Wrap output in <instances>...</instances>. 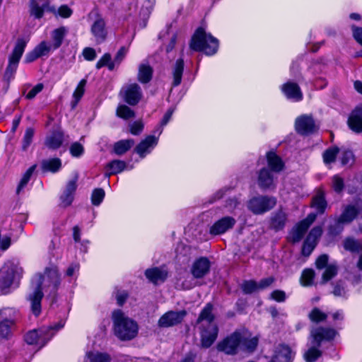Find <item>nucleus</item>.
Here are the masks:
<instances>
[{
    "mask_svg": "<svg viewBox=\"0 0 362 362\" xmlns=\"http://www.w3.org/2000/svg\"><path fill=\"white\" fill-rule=\"evenodd\" d=\"M60 284L59 273L57 267L47 268L42 274H36L32 280V291L28 296V300L32 313L37 316L41 313L42 290L54 294Z\"/></svg>",
    "mask_w": 362,
    "mask_h": 362,
    "instance_id": "nucleus-1",
    "label": "nucleus"
},
{
    "mask_svg": "<svg viewBox=\"0 0 362 362\" xmlns=\"http://www.w3.org/2000/svg\"><path fill=\"white\" fill-rule=\"evenodd\" d=\"M214 319L212 305L209 303L202 310L197 320L202 329V346L204 348L211 346L218 335V327L214 322Z\"/></svg>",
    "mask_w": 362,
    "mask_h": 362,
    "instance_id": "nucleus-2",
    "label": "nucleus"
},
{
    "mask_svg": "<svg viewBox=\"0 0 362 362\" xmlns=\"http://www.w3.org/2000/svg\"><path fill=\"white\" fill-rule=\"evenodd\" d=\"M112 320L114 333L119 339L130 340L137 335L139 330L137 323L122 310H115L112 315Z\"/></svg>",
    "mask_w": 362,
    "mask_h": 362,
    "instance_id": "nucleus-3",
    "label": "nucleus"
},
{
    "mask_svg": "<svg viewBox=\"0 0 362 362\" xmlns=\"http://www.w3.org/2000/svg\"><path fill=\"white\" fill-rule=\"evenodd\" d=\"M337 332L333 329L317 327L310 332V343L313 345L305 354L304 358L307 362H313L320 356L321 351L315 347H319L323 340H331L334 338Z\"/></svg>",
    "mask_w": 362,
    "mask_h": 362,
    "instance_id": "nucleus-4",
    "label": "nucleus"
},
{
    "mask_svg": "<svg viewBox=\"0 0 362 362\" xmlns=\"http://www.w3.org/2000/svg\"><path fill=\"white\" fill-rule=\"evenodd\" d=\"M190 49L194 51H202L206 55H213L218 48V41L204 29L198 28L192 37Z\"/></svg>",
    "mask_w": 362,
    "mask_h": 362,
    "instance_id": "nucleus-5",
    "label": "nucleus"
},
{
    "mask_svg": "<svg viewBox=\"0 0 362 362\" xmlns=\"http://www.w3.org/2000/svg\"><path fill=\"white\" fill-rule=\"evenodd\" d=\"M23 275V269L18 262H6L0 270V294L8 293L9 288Z\"/></svg>",
    "mask_w": 362,
    "mask_h": 362,
    "instance_id": "nucleus-6",
    "label": "nucleus"
},
{
    "mask_svg": "<svg viewBox=\"0 0 362 362\" xmlns=\"http://www.w3.org/2000/svg\"><path fill=\"white\" fill-rule=\"evenodd\" d=\"M64 325V322H60L54 326L30 331L25 334V340L28 344H36L42 347L54 335L56 331L63 327Z\"/></svg>",
    "mask_w": 362,
    "mask_h": 362,
    "instance_id": "nucleus-7",
    "label": "nucleus"
},
{
    "mask_svg": "<svg viewBox=\"0 0 362 362\" xmlns=\"http://www.w3.org/2000/svg\"><path fill=\"white\" fill-rule=\"evenodd\" d=\"M209 269L210 262L208 259L202 257L196 260L191 268V274L192 276H187L182 282V285L184 288L189 289L196 285V281L194 279L202 278L209 272Z\"/></svg>",
    "mask_w": 362,
    "mask_h": 362,
    "instance_id": "nucleus-8",
    "label": "nucleus"
},
{
    "mask_svg": "<svg viewBox=\"0 0 362 362\" xmlns=\"http://www.w3.org/2000/svg\"><path fill=\"white\" fill-rule=\"evenodd\" d=\"M276 204V200L274 197L258 196L250 199L247 206L254 214H262L274 208Z\"/></svg>",
    "mask_w": 362,
    "mask_h": 362,
    "instance_id": "nucleus-9",
    "label": "nucleus"
},
{
    "mask_svg": "<svg viewBox=\"0 0 362 362\" xmlns=\"http://www.w3.org/2000/svg\"><path fill=\"white\" fill-rule=\"evenodd\" d=\"M26 41L23 39H18L13 48L12 54L9 57L8 64L6 70V76L11 78L16 72L20 59L21 58L25 46Z\"/></svg>",
    "mask_w": 362,
    "mask_h": 362,
    "instance_id": "nucleus-10",
    "label": "nucleus"
},
{
    "mask_svg": "<svg viewBox=\"0 0 362 362\" xmlns=\"http://www.w3.org/2000/svg\"><path fill=\"white\" fill-rule=\"evenodd\" d=\"M45 12L56 13L55 7L49 5V0H30L29 13L31 16L40 19Z\"/></svg>",
    "mask_w": 362,
    "mask_h": 362,
    "instance_id": "nucleus-11",
    "label": "nucleus"
},
{
    "mask_svg": "<svg viewBox=\"0 0 362 362\" xmlns=\"http://www.w3.org/2000/svg\"><path fill=\"white\" fill-rule=\"evenodd\" d=\"M90 31L94 41L97 44H101L105 42L108 35L105 19L98 16L91 24Z\"/></svg>",
    "mask_w": 362,
    "mask_h": 362,
    "instance_id": "nucleus-12",
    "label": "nucleus"
},
{
    "mask_svg": "<svg viewBox=\"0 0 362 362\" xmlns=\"http://www.w3.org/2000/svg\"><path fill=\"white\" fill-rule=\"evenodd\" d=\"M124 100L130 105H136L142 97L140 86L134 83L124 86L120 91Z\"/></svg>",
    "mask_w": 362,
    "mask_h": 362,
    "instance_id": "nucleus-13",
    "label": "nucleus"
},
{
    "mask_svg": "<svg viewBox=\"0 0 362 362\" xmlns=\"http://www.w3.org/2000/svg\"><path fill=\"white\" fill-rule=\"evenodd\" d=\"M242 334L239 332H234L230 337L219 343L217 348L219 351L227 354H234L238 348L241 346Z\"/></svg>",
    "mask_w": 362,
    "mask_h": 362,
    "instance_id": "nucleus-14",
    "label": "nucleus"
},
{
    "mask_svg": "<svg viewBox=\"0 0 362 362\" xmlns=\"http://www.w3.org/2000/svg\"><path fill=\"white\" fill-rule=\"evenodd\" d=\"M295 127L297 132L303 135L312 134L317 129L314 119L308 115H303L297 117Z\"/></svg>",
    "mask_w": 362,
    "mask_h": 362,
    "instance_id": "nucleus-15",
    "label": "nucleus"
},
{
    "mask_svg": "<svg viewBox=\"0 0 362 362\" xmlns=\"http://www.w3.org/2000/svg\"><path fill=\"white\" fill-rule=\"evenodd\" d=\"M186 312L181 311H169L163 314L158 322V325L160 327H170L175 326L182 322Z\"/></svg>",
    "mask_w": 362,
    "mask_h": 362,
    "instance_id": "nucleus-16",
    "label": "nucleus"
},
{
    "mask_svg": "<svg viewBox=\"0 0 362 362\" xmlns=\"http://www.w3.org/2000/svg\"><path fill=\"white\" fill-rule=\"evenodd\" d=\"M316 215L315 214H309L306 218L297 224L292 230L290 238L293 242H298L301 240L305 233L310 226L315 220Z\"/></svg>",
    "mask_w": 362,
    "mask_h": 362,
    "instance_id": "nucleus-17",
    "label": "nucleus"
},
{
    "mask_svg": "<svg viewBox=\"0 0 362 362\" xmlns=\"http://www.w3.org/2000/svg\"><path fill=\"white\" fill-rule=\"evenodd\" d=\"M236 221L230 216L223 217L216 221L210 228V233L214 235L223 234L231 229L235 224Z\"/></svg>",
    "mask_w": 362,
    "mask_h": 362,
    "instance_id": "nucleus-18",
    "label": "nucleus"
},
{
    "mask_svg": "<svg viewBox=\"0 0 362 362\" xmlns=\"http://www.w3.org/2000/svg\"><path fill=\"white\" fill-rule=\"evenodd\" d=\"M322 233L321 227H315L309 233L303 246L302 252L304 255H309L315 247L318 239Z\"/></svg>",
    "mask_w": 362,
    "mask_h": 362,
    "instance_id": "nucleus-19",
    "label": "nucleus"
},
{
    "mask_svg": "<svg viewBox=\"0 0 362 362\" xmlns=\"http://www.w3.org/2000/svg\"><path fill=\"white\" fill-rule=\"evenodd\" d=\"M77 180L78 177L75 176L67 182L62 194L60 197L61 204L63 206H68L72 203L74 193L77 187Z\"/></svg>",
    "mask_w": 362,
    "mask_h": 362,
    "instance_id": "nucleus-20",
    "label": "nucleus"
},
{
    "mask_svg": "<svg viewBox=\"0 0 362 362\" xmlns=\"http://www.w3.org/2000/svg\"><path fill=\"white\" fill-rule=\"evenodd\" d=\"M158 140L154 136H148L136 146L135 151L140 157L144 158L157 145Z\"/></svg>",
    "mask_w": 362,
    "mask_h": 362,
    "instance_id": "nucleus-21",
    "label": "nucleus"
},
{
    "mask_svg": "<svg viewBox=\"0 0 362 362\" xmlns=\"http://www.w3.org/2000/svg\"><path fill=\"white\" fill-rule=\"evenodd\" d=\"M281 90L287 98L293 101H300L303 99V93L298 84L288 82L281 86Z\"/></svg>",
    "mask_w": 362,
    "mask_h": 362,
    "instance_id": "nucleus-22",
    "label": "nucleus"
},
{
    "mask_svg": "<svg viewBox=\"0 0 362 362\" xmlns=\"http://www.w3.org/2000/svg\"><path fill=\"white\" fill-rule=\"evenodd\" d=\"M146 278L157 284L163 282L168 276V271L164 267L148 269L145 272Z\"/></svg>",
    "mask_w": 362,
    "mask_h": 362,
    "instance_id": "nucleus-23",
    "label": "nucleus"
},
{
    "mask_svg": "<svg viewBox=\"0 0 362 362\" xmlns=\"http://www.w3.org/2000/svg\"><path fill=\"white\" fill-rule=\"evenodd\" d=\"M348 124L352 131L356 133L362 132V107H357L351 112Z\"/></svg>",
    "mask_w": 362,
    "mask_h": 362,
    "instance_id": "nucleus-24",
    "label": "nucleus"
},
{
    "mask_svg": "<svg viewBox=\"0 0 362 362\" xmlns=\"http://www.w3.org/2000/svg\"><path fill=\"white\" fill-rule=\"evenodd\" d=\"M287 221V214L282 209H280L271 216L270 226L276 231L282 230Z\"/></svg>",
    "mask_w": 362,
    "mask_h": 362,
    "instance_id": "nucleus-25",
    "label": "nucleus"
},
{
    "mask_svg": "<svg viewBox=\"0 0 362 362\" xmlns=\"http://www.w3.org/2000/svg\"><path fill=\"white\" fill-rule=\"evenodd\" d=\"M294 356L291 349L285 345L279 346L273 358V362H291Z\"/></svg>",
    "mask_w": 362,
    "mask_h": 362,
    "instance_id": "nucleus-26",
    "label": "nucleus"
},
{
    "mask_svg": "<svg viewBox=\"0 0 362 362\" xmlns=\"http://www.w3.org/2000/svg\"><path fill=\"white\" fill-rule=\"evenodd\" d=\"M358 213V210L354 206H347L341 216L337 221V227H340L341 225L349 223L354 220Z\"/></svg>",
    "mask_w": 362,
    "mask_h": 362,
    "instance_id": "nucleus-27",
    "label": "nucleus"
},
{
    "mask_svg": "<svg viewBox=\"0 0 362 362\" xmlns=\"http://www.w3.org/2000/svg\"><path fill=\"white\" fill-rule=\"evenodd\" d=\"M68 33V28L64 26L59 27L51 33L52 42L51 44L54 47V49H58L62 44L64 38Z\"/></svg>",
    "mask_w": 362,
    "mask_h": 362,
    "instance_id": "nucleus-28",
    "label": "nucleus"
},
{
    "mask_svg": "<svg viewBox=\"0 0 362 362\" xmlns=\"http://www.w3.org/2000/svg\"><path fill=\"white\" fill-rule=\"evenodd\" d=\"M258 185L261 188L267 189L274 186V177L267 168H262L258 175Z\"/></svg>",
    "mask_w": 362,
    "mask_h": 362,
    "instance_id": "nucleus-29",
    "label": "nucleus"
},
{
    "mask_svg": "<svg viewBox=\"0 0 362 362\" xmlns=\"http://www.w3.org/2000/svg\"><path fill=\"white\" fill-rule=\"evenodd\" d=\"M267 164L274 172H280L284 169V163L274 152L270 151L267 154Z\"/></svg>",
    "mask_w": 362,
    "mask_h": 362,
    "instance_id": "nucleus-30",
    "label": "nucleus"
},
{
    "mask_svg": "<svg viewBox=\"0 0 362 362\" xmlns=\"http://www.w3.org/2000/svg\"><path fill=\"white\" fill-rule=\"evenodd\" d=\"M126 168V163L124 161L115 160L108 163L105 166V175L109 177L112 175H115L123 171Z\"/></svg>",
    "mask_w": 362,
    "mask_h": 362,
    "instance_id": "nucleus-31",
    "label": "nucleus"
},
{
    "mask_svg": "<svg viewBox=\"0 0 362 362\" xmlns=\"http://www.w3.org/2000/svg\"><path fill=\"white\" fill-rule=\"evenodd\" d=\"M16 314V311L12 308H6L0 311V315L2 320L0 322V328L6 327V333L8 332V327L13 323V317Z\"/></svg>",
    "mask_w": 362,
    "mask_h": 362,
    "instance_id": "nucleus-32",
    "label": "nucleus"
},
{
    "mask_svg": "<svg viewBox=\"0 0 362 362\" xmlns=\"http://www.w3.org/2000/svg\"><path fill=\"white\" fill-rule=\"evenodd\" d=\"M63 142V134L58 131L49 135L45 141V145L52 149H56L60 147Z\"/></svg>",
    "mask_w": 362,
    "mask_h": 362,
    "instance_id": "nucleus-33",
    "label": "nucleus"
},
{
    "mask_svg": "<svg viewBox=\"0 0 362 362\" xmlns=\"http://www.w3.org/2000/svg\"><path fill=\"white\" fill-rule=\"evenodd\" d=\"M183 71L184 62L182 59H179L176 61L172 69V74L173 77V85L174 86H177L180 84Z\"/></svg>",
    "mask_w": 362,
    "mask_h": 362,
    "instance_id": "nucleus-34",
    "label": "nucleus"
},
{
    "mask_svg": "<svg viewBox=\"0 0 362 362\" xmlns=\"http://www.w3.org/2000/svg\"><path fill=\"white\" fill-rule=\"evenodd\" d=\"M41 167L43 171L56 173L61 168L62 162L57 158L46 159L42 161Z\"/></svg>",
    "mask_w": 362,
    "mask_h": 362,
    "instance_id": "nucleus-35",
    "label": "nucleus"
},
{
    "mask_svg": "<svg viewBox=\"0 0 362 362\" xmlns=\"http://www.w3.org/2000/svg\"><path fill=\"white\" fill-rule=\"evenodd\" d=\"M258 337H251L250 335L244 334L242 335L241 347L248 351H252L255 349L258 344Z\"/></svg>",
    "mask_w": 362,
    "mask_h": 362,
    "instance_id": "nucleus-36",
    "label": "nucleus"
},
{
    "mask_svg": "<svg viewBox=\"0 0 362 362\" xmlns=\"http://www.w3.org/2000/svg\"><path fill=\"white\" fill-rule=\"evenodd\" d=\"M134 144L133 139L120 140L115 144L114 151L117 155H122L129 150Z\"/></svg>",
    "mask_w": 362,
    "mask_h": 362,
    "instance_id": "nucleus-37",
    "label": "nucleus"
},
{
    "mask_svg": "<svg viewBox=\"0 0 362 362\" xmlns=\"http://www.w3.org/2000/svg\"><path fill=\"white\" fill-rule=\"evenodd\" d=\"M152 76L151 68L146 64H141L139 68L138 79L140 82L146 83L148 82Z\"/></svg>",
    "mask_w": 362,
    "mask_h": 362,
    "instance_id": "nucleus-38",
    "label": "nucleus"
},
{
    "mask_svg": "<svg viewBox=\"0 0 362 362\" xmlns=\"http://www.w3.org/2000/svg\"><path fill=\"white\" fill-rule=\"evenodd\" d=\"M339 148L335 146L327 148L323 153L324 163L326 165H329L334 162L337 156H339Z\"/></svg>",
    "mask_w": 362,
    "mask_h": 362,
    "instance_id": "nucleus-39",
    "label": "nucleus"
},
{
    "mask_svg": "<svg viewBox=\"0 0 362 362\" xmlns=\"http://www.w3.org/2000/svg\"><path fill=\"white\" fill-rule=\"evenodd\" d=\"M89 362H110V357L105 353L99 351H90L86 354Z\"/></svg>",
    "mask_w": 362,
    "mask_h": 362,
    "instance_id": "nucleus-40",
    "label": "nucleus"
},
{
    "mask_svg": "<svg viewBox=\"0 0 362 362\" xmlns=\"http://www.w3.org/2000/svg\"><path fill=\"white\" fill-rule=\"evenodd\" d=\"M116 115L124 119H129L135 116L134 112L125 105H119L116 110Z\"/></svg>",
    "mask_w": 362,
    "mask_h": 362,
    "instance_id": "nucleus-41",
    "label": "nucleus"
},
{
    "mask_svg": "<svg viewBox=\"0 0 362 362\" xmlns=\"http://www.w3.org/2000/svg\"><path fill=\"white\" fill-rule=\"evenodd\" d=\"M86 80L82 79L78 84L76 90L73 93L74 101L72 102V107H74L78 101L81 100L85 92V86Z\"/></svg>",
    "mask_w": 362,
    "mask_h": 362,
    "instance_id": "nucleus-42",
    "label": "nucleus"
},
{
    "mask_svg": "<svg viewBox=\"0 0 362 362\" xmlns=\"http://www.w3.org/2000/svg\"><path fill=\"white\" fill-rule=\"evenodd\" d=\"M40 57L47 55L50 52L56 50L51 42L42 41L35 47Z\"/></svg>",
    "mask_w": 362,
    "mask_h": 362,
    "instance_id": "nucleus-43",
    "label": "nucleus"
},
{
    "mask_svg": "<svg viewBox=\"0 0 362 362\" xmlns=\"http://www.w3.org/2000/svg\"><path fill=\"white\" fill-rule=\"evenodd\" d=\"M36 165H33L31 167H30L27 171L23 175V177L21 178L19 185L17 187V193H20V192L26 186L28 182H29L33 173H34L35 170Z\"/></svg>",
    "mask_w": 362,
    "mask_h": 362,
    "instance_id": "nucleus-44",
    "label": "nucleus"
},
{
    "mask_svg": "<svg viewBox=\"0 0 362 362\" xmlns=\"http://www.w3.org/2000/svg\"><path fill=\"white\" fill-rule=\"evenodd\" d=\"M327 317V315L317 308H313L308 315L309 319L316 323L325 320Z\"/></svg>",
    "mask_w": 362,
    "mask_h": 362,
    "instance_id": "nucleus-45",
    "label": "nucleus"
},
{
    "mask_svg": "<svg viewBox=\"0 0 362 362\" xmlns=\"http://www.w3.org/2000/svg\"><path fill=\"white\" fill-rule=\"evenodd\" d=\"M34 129L33 128H27L22 139V149L23 151H27L28 147L30 146L34 136Z\"/></svg>",
    "mask_w": 362,
    "mask_h": 362,
    "instance_id": "nucleus-46",
    "label": "nucleus"
},
{
    "mask_svg": "<svg viewBox=\"0 0 362 362\" xmlns=\"http://www.w3.org/2000/svg\"><path fill=\"white\" fill-rule=\"evenodd\" d=\"M339 158L343 165H351L354 161L353 153L348 150L340 151Z\"/></svg>",
    "mask_w": 362,
    "mask_h": 362,
    "instance_id": "nucleus-47",
    "label": "nucleus"
},
{
    "mask_svg": "<svg viewBox=\"0 0 362 362\" xmlns=\"http://www.w3.org/2000/svg\"><path fill=\"white\" fill-rule=\"evenodd\" d=\"M314 278V272L313 269H307L303 270L301 277L300 284L303 286H310L313 284Z\"/></svg>",
    "mask_w": 362,
    "mask_h": 362,
    "instance_id": "nucleus-48",
    "label": "nucleus"
},
{
    "mask_svg": "<svg viewBox=\"0 0 362 362\" xmlns=\"http://www.w3.org/2000/svg\"><path fill=\"white\" fill-rule=\"evenodd\" d=\"M313 206L320 212L322 213L326 207V202L322 193L317 194L313 200Z\"/></svg>",
    "mask_w": 362,
    "mask_h": 362,
    "instance_id": "nucleus-49",
    "label": "nucleus"
},
{
    "mask_svg": "<svg viewBox=\"0 0 362 362\" xmlns=\"http://www.w3.org/2000/svg\"><path fill=\"white\" fill-rule=\"evenodd\" d=\"M104 66H107L110 70H112L115 68V62L111 61V56L109 54H105L96 64L98 69Z\"/></svg>",
    "mask_w": 362,
    "mask_h": 362,
    "instance_id": "nucleus-50",
    "label": "nucleus"
},
{
    "mask_svg": "<svg viewBox=\"0 0 362 362\" xmlns=\"http://www.w3.org/2000/svg\"><path fill=\"white\" fill-rule=\"evenodd\" d=\"M344 247L346 250L357 252L361 249V244L358 240L347 238L344 240Z\"/></svg>",
    "mask_w": 362,
    "mask_h": 362,
    "instance_id": "nucleus-51",
    "label": "nucleus"
},
{
    "mask_svg": "<svg viewBox=\"0 0 362 362\" xmlns=\"http://www.w3.org/2000/svg\"><path fill=\"white\" fill-rule=\"evenodd\" d=\"M241 288L245 293H251L259 291L258 283L252 280L244 281L242 284Z\"/></svg>",
    "mask_w": 362,
    "mask_h": 362,
    "instance_id": "nucleus-52",
    "label": "nucleus"
},
{
    "mask_svg": "<svg viewBox=\"0 0 362 362\" xmlns=\"http://www.w3.org/2000/svg\"><path fill=\"white\" fill-rule=\"evenodd\" d=\"M73 238L76 243H81L83 248H81L83 252H86L87 245L89 243L88 240L81 241V230L78 226H74L73 228Z\"/></svg>",
    "mask_w": 362,
    "mask_h": 362,
    "instance_id": "nucleus-53",
    "label": "nucleus"
},
{
    "mask_svg": "<svg viewBox=\"0 0 362 362\" xmlns=\"http://www.w3.org/2000/svg\"><path fill=\"white\" fill-rule=\"evenodd\" d=\"M105 197V192L103 189H95L91 196V200L93 205L98 206Z\"/></svg>",
    "mask_w": 362,
    "mask_h": 362,
    "instance_id": "nucleus-54",
    "label": "nucleus"
},
{
    "mask_svg": "<svg viewBox=\"0 0 362 362\" xmlns=\"http://www.w3.org/2000/svg\"><path fill=\"white\" fill-rule=\"evenodd\" d=\"M337 267L334 264H329L326 267V269L322 275L323 282H327L334 276L337 274Z\"/></svg>",
    "mask_w": 362,
    "mask_h": 362,
    "instance_id": "nucleus-55",
    "label": "nucleus"
},
{
    "mask_svg": "<svg viewBox=\"0 0 362 362\" xmlns=\"http://www.w3.org/2000/svg\"><path fill=\"white\" fill-rule=\"evenodd\" d=\"M72 10L66 5L61 6L57 10L56 9L55 16L59 15L60 17L66 18L71 16Z\"/></svg>",
    "mask_w": 362,
    "mask_h": 362,
    "instance_id": "nucleus-56",
    "label": "nucleus"
},
{
    "mask_svg": "<svg viewBox=\"0 0 362 362\" xmlns=\"http://www.w3.org/2000/svg\"><path fill=\"white\" fill-rule=\"evenodd\" d=\"M71 154L74 157H78L83 153V147L78 143L73 144L70 147Z\"/></svg>",
    "mask_w": 362,
    "mask_h": 362,
    "instance_id": "nucleus-57",
    "label": "nucleus"
},
{
    "mask_svg": "<svg viewBox=\"0 0 362 362\" xmlns=\"http://www.w3.org/2000/svg\"><path fill=\"white\" fill-rule=\"evenodd\" d=\"M44 88L42 83H38L26 95L27 99H33L39 93H40Z\"/></svg>",
    "mask_w": 362,
    "mask_h": 362,
    "instance_id": "nucleus-58",
    "label": "nucleus"
},
{
    "mask_svg": "<svg viewBox=\"0 0 362 362\" xmlns=\"http://www.w3.org/2000/svg\"><path fill=\"white\" fill-rule=\"evenodd\" d=\"M144 128V124L141 121H136L130 125V132L132 134H139Z\"/></svg>",
    "mask_w": 362,
    "mask_h": 362,
    "instance_id": "nucleus-59",
    "label": "nucleus"
},
{
    "mask_svg": "<svg viewBox=\"0 0 362 362\" xmlns=\"http://www.w3.org/2000/svg\"><path fill=\"white\" fill-rule=\"evenodd\" d=\"M83 55L86 60L93 61L96 57V52L93 48L86 47L83 50Z\"/></svg>",
    "mask_w": 362,
    "mask_h": 362,
    "instance_id": "nucleus-60",
    "label": "nucleus"
},
{
    "mask_svg": "<svg viewBox=\"0 0 362 362\" xmlns=\"http://www.w3.org/2000/svg\"><path fill=\"white\" fill-rule=\"evenodd\" d=\"M333 188L336 192H340L344 187L343 180L338 175H335L332 178Z\"/></svg>",
    "mask_w": 362,
    "mask_h": 362,
    "instance_id": "nucleus-61",
    "label": "nucleus"
},
{
    "mask_svg": "<svg viewBox=\"0 0 362 362\" xmlns=\"http://www.w3.org/2000/svg\"><path fill=\"white\" fill-rule=\"evenodd\" d=\"M274 282V278L272 276H269L261 280L258 283L259 290H263L268 288Z\"/></svg>",
    "mask_w": 362,
    "mask_h": 362,
    "instance_id": "nucleus-62",
    "label": "nucleus"
},
{
    "mask_svg": "<svg viewBox=\"0 0 362 362\" xmlns=\"http://www.w3.org/2000/svg\"><path fill=\"white\" fill-rule=\"evenodd\" d=\"M271 297L272 299L275 300L276 301L283 302L285 300L286 294L282 291L276 290V291H274L271 293Z\"/></svg>",
    "mask_w": 362,
    "mask_h": 362,
    "instance_id": "nucleus-63",
    "label": "nucleus"
},
{
    "mask_svg": "<svg viewBox=\"0 0 362 362\" xmlns=\"http://www.w3.org/2000/svg\"><path fill=\"white\" fill-rule=\"evenodd\" d=\"M328 262V256L326 255H322L320 256L316 260V267L317 268L321 269L325 267Z\"/></svg>",
    "mask_w": 362,
    "mask_h": 362,
    "instance_id": "nucleus-64",
    "label": "nucleus"
}]
</instances>
